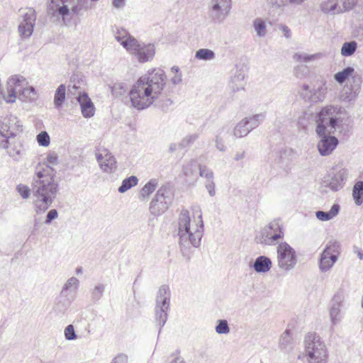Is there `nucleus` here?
I'll use <instances>...</instances> for the list:
<instances>
[{"mask_svg":"<svg viewBox=\"0 0 363 363\" xmlns=\"http://www.w3.org/2000/svg\"><path fill=\"white\" fill-rule=\"evenodd\" d=\"M294 74L298 78H302L308 72V67L303 65H298L294 68Z\"/></svg>","mask_w":363,"mask_h":363,"instance_id":"49","label":"nucleus"},{"mask_svg":"<svg viewBox=\"0 0 363 363\" xmlns=\"http://www.w3.org/2000/svg\"><path fill=\"white\" fill-rule=\"evenodd\" d=\"M138 182V179L135 176H130L123 180L121 185L118 188V192L125 193L132 187L136 186Z\"/></svg>","mask_w":363,"mask_h":363,"instance_id":"38","label":"nucleus"},{"mask_svg":"<svg viewBox=\"0 0 363 363\" xmlns=\"http://www.w3.org/2000/svg\"><path fill=\"white\" fill-rule=\"evenodd\" d=\"M317 135L320 138L317 145L320 155L322 156L330 155L337 146L338 139L335 136L328 135L326 133Z\"/></svg>","mask_w":363,"mask_h":363,"instance_id":"19","label":"nucleus"},{"mask_svg":"<svg viewBox=\"0 0 363 363\" xmlns=\"http://www.w3.org/2000/svg\"><path fill=\"white\" fill-rule=\"evenodd\" d=\"M216 57L215 52L209 49L201 48L196 52L195 57L198 60L208 61L213 60Z\"/></svg>","mask_w":363,"mask_h":363,"instance_id":"39","label":"nucleus"},{"mask_svg":"<svg viewBox=\"0 0 363 363\" xmlns=\"http://www.w3.org/2000/svg\"><path fill=\"white\" fill-rule=\"evenodd\" d=\"M357 4V0H345L343 2L342 8L339 6L337 13H343L352 10Z\"/></svg>","mask_w":363,"mask_h":363,"instance_id":"45","label":"nucleus"},{"mask_svg":"<svg viewBox=\"0 0 363 363\" xmlns=\"http://www.w3.org/2000/svg\"><path fill=\"white\" fill-rule=\"evenodd\" d=\"M22 131L23 125L16 116L8 115L0 118V134L4 133L15 137Z\"/></svg>","mask_w":363,"mask_h":363,"instance_id":"17","label":"nucleus"},{"mask_svg":"<svg viewBox=\"0 0 363 363\" xmlns=\"http://www.w3.org/2000/svg\"><path fill=\"white\" fill-rule=\"evenodd\" d=\"M157 185L158 182L157 179H150L140 190V199L143 200L147 198L156 189Z\"/></svg>","mask_w":363,"mask_h":363,"instance_id":"30","label":"nucleus"},{"mask_svg":"<svg viewBox=\"0 0 363 363\" xmlns=\"http://www.w3.org/2000/svg\"><path fill=\"white\" fill-rule=\"evenodd\" d=\"M7 84L8 96L5 100L8 103H13L16 101L17 93L19 94V98L23 101H33L37 97V92L33 86L23 87L27 82L23 76L13 75L11 77Z\"/></svg>","mask_w":363,"mask_h":363,"instance_id":"6","label":"nucleus"},{"mask_svg":"<svg viewBox=\"0 0 363 363\" xmlns=\"http://www.w3.org/2000/svg\"><path fill=\"white\" fill-rule=\"evenodd\" d=\"M338 249L339 243L336 241H330L326 245L318 261L320 272H325L333 267L337 260Z\"/></svg>","mask_w":363,"mask_h":363,"instance_id":"13","label":"nucleus"},{"mask_svg":"<svg viewBox=\"0 0 363 363\" xmlns=\"http://www.w3.org/2000/svg\"><path fill=\"white\" fill-rule=\"evenodd\" d=\"M261 235L263 239L260 241L262 244L267 245L277 244L284 235L281 220L279 218L273 220L261 230Z\"/></svg>","mask_w":363,"mask_h":363,"instance_id":"12","label":"nucleus"},{"mask_svg":"<svg viewBox=\"0 0 363 363\" xmlns=\"http://www.w3.org/2000/svg\"><path fill=\"white\" fill-rule=\"evenodd\" d=\"M306 352L309 363H327L328 353L319 337L311 334L306 339Z\"/></svg>","mask_w":363,"mask_h":363,"instance_id":"8","label":"nucleus"},{"mask_svg":"<svg viewBox=\"0 0 363 363\" xmlns=\"http://www.w3.org/2000/svg\"><path fill=\"white\" fill-rule=\"evenodd\" d=\"M250 133V129H249L244 118L235 125L233 130V135L237 138L245 137Z\"/></svg>","mask_w":363,"mask_h":363,"instance_id":"36","label":"nucleus"},{"mask_svg":"<svg viewBox=\"0 0 363 363\" xmlns=\"http://www.w3.org/2000/svg\"><path fill=\"white\" fill-rule=\"evenodd\" d=\"M6 150H7V153L9 155V156L14 157V158H16V157L19 155V154H20V150H16L13 147H10L9 146V149H6Z\"/></svg>","mask_w":363,"mask_h":363,"instance_id":"60","label":"nucleus"},{"mask_svg":"<svg viewBox=\"0 0 363 363\" xmlns=\"http://www.w3.org/2000/svg\"><path fill=\"white\" fill-rule=\"evenodd\" d=\"M342 112V107L339 106L329 105L326 106L317 113L315 121L317 123L316 133H325L327 128H329V133L338 131L343 135L347 134L352 126L349 124H340V121L337 117Z\"/></svg>","mask_w":363,"mask_h":363,"instance_id":"4","label":"nucleus"},{"mask_svg":"<svg viewBox=\"0 0 363 363\" xmlns=\"http://www.w3.org/2000/svg\"><path fill=\"white\" fill-rule=\"evenodd\" d=\"M166 75L161 69H153L141 76L129 91L132 106L143 110L160 96L166 84Z\"/></svg>","mask_w":363,"mask_h":363,"instance_id":"2","label":"nucleus"},{"mask_svg":"<svg viewBox=\"0 0 363 363\" xmlns=\"http://www.w3.org/2000/svg\"><path fill=\"white\" fill-rule=\"evenodd\" d=\"M66 86L65 84H60L55 91L54 96V104L55 108H60L65 99Z\"/></svg>","mask_w":363,"mask_h":363,"instance_id":"31","label":"nucleus"},{"mask_svg":"<svg viewBox=\"0 0 363 363\" xmlns=\"http://www.w3.org/2000/svg\"><path fill=\"white\" fill-rule=\"evenodd\" d=\"M203 233L202 214L199 210L198 221L195 226L191 225V220L187 210L183 209L178 219L179 244L183 256H189L191 247H199L201 245Z\"/></svg>","mask_w":363,"mask_h":363,"instance_id":"3","label":"nucleus"},{"mask_svg":"<svg viewBox=\"0 0 363 363\" xmlns=\"http://www.w3.org/2000/svg\"><path fill=\"white\" fill-rule=\"evenodd\" d=\"M65 337L67 340H74L77 339V336L72 325H69L65 328Z\"/></svg>","mask_w":363,"mask_h":363,"instance_id":"47","label":"nucleus"},{"mask_svg":"<svg viewBox=\"0 0 363 363\" xmlns=\"http://www.w3.org/2000/svg\"><path fill=\"white\" fill-rule=\"evenodd\" d=\"M57 217H58L57 211L56 209H52L50 211H48V213L46 216L45 223L49 225Z\"/></svg>","mask_w":363,"mask_h":363,"instance_id":"53","label":"nucleus"},{"mask_svg":"<svg viewBox=\"0 0 363 363\" xmlns=\"http://www.w3.org/2000/svg\"><path fill=\"white\" fill-rule=\"evenodd\" d=\"M128 359V358L126 354L121 353L115 357L111 363H127Z\"/></svg>","mask_w":363,"mask_h":363,"instance_id":"54","label":"nucleus"},{"mask_svg":"<svg viewBox=\"0 0 363 363\" xmlns=\"http://www.w3.org/2000/svg\"><path fill=\"white\" fill-rule=\"evenodd\" d=\"M253 27L259 37H264L267 33L266 23L260 18H257L253 21Z\"/></svg>","mask_w":363,"mask_h":363,"instance_id":"40","label":"nucleus"},{"mask_svg":"<svg viewBox=\"0 0 363 363\" xmlns=\"http://www.w3.org/2000/svg\"><path fill=\"white\" fill-rule=\"evenodd\" d=\"M344 298L345 296L343 292L338 291L334 295L332 299L330 317L333 325H336L341 320L342 316L340 314V308L342 306V303L343 302Z\"/></svg>","mask_w":363,"mask_h":363,"instance_id":"20","label":"nucleus"},{"mask_svg":"<svg viewBox=\"0 0 363 363\" xmlns=\"http://www.w3.org/2000/svg\"><path fill=\"white\" fill-rule=\"evenodd\" d=\"M199 175L206 179H213V172L205 165H199Z\"/></svg>","mask_w":363,"mask_h":363,"instance_id":"48","label":"nucleus"},{"mask_svg":"<svg viewBox=\"0 0 363 363\" xmlns=\"http://www.w3.org/2000/svg\"><path fill=\"white\" fill-rule=\"evenodd\" d=\"M269 4H272L273 6H276L277 8H280L284 6L282 0L280 1L279 0H269Z\"/></svg>","mask_w":363,"mask_h":363,"instance_id":"63","label":"nucleus"},{"mask_svg":"<svg viewBox=\"0 0 363 363\" xmlns=\"http://www.w3.org/2000/svg\"><path fill=\"white\" fill-rule=\"evenodd\" d=\"M166 191L167 188L165 186H162L157 190L150 204V211L152 214L155 216L161 215L169 208L170 200L164 195Z\"/></svg>","mask_w":363,"mask_h":363,"instance_id":"16","label":"nucleus"},{"mask_svg":"<svg viewBox=\"0 0 363 363\" xmlns=\"http://www.w3.org/2000/svg\"><path fill=\"white\" fill-rule=\"evenodd\" d=\"M38 143L43 147H48L50 145V139L48 133L45 131L40 132L36 137Z\"/></svg>","mask_w":363,"mask_h":363,"instance_id":"44","label":"nucleus"},{"mask_svg":"<svg viewBox=\"0 0 363 363\" xmlns=\"http://www.w3.org/2000/svg\"><path fill=\"white\" fill-rule=\"evenodd\" d=\"M265 118L266 113H260L249 117H246L244 119L251 132L252 130L258 127L260 123L265 119Z\"/></svg>","mask_w":363,"mask_h":363,"instance_id":"27","label":"nucleus"},{"mask_svg":"<svg viewBox=\"0 0 363 363\" xmlns=\"http://www.w3.org/2000/svg\"><path fill=\"white\" fill-rule=\"evenodd\" d=\"M354 252L356 253L360 259H363V251L357 246L353 247Z\"/></svg>","mask_w":363,"mask_h":363,"instance_id":"64","label":"nucleus"},{"mask_svg":"<svg viewBox=\"0 0 363 363\" xmlns=\"http://www.w3.org/2000/svg\"><path fill=\"white\" fill-rule=\"evenodd\" d=\"M277 261L279 268L290 271L294 268L297 262L295 250L287 242H282L277 247Z\"/></svg>","mask_w":363,"mask_h":363,"instance_id":"9","label":"nucleus"},{"mask_svg":"<svg viewBox=\"0 0 363 363\" xmlns=\"http://www.w3.org/2000/svg\"><path fill=\"white\" fill-rule=\"evenodd\" d=\"M279 347L281 350L289 352L293 350L294 342L290 330L286 329L279 338Z\"/></svg>","mask_w":363,"mask_h":363,"instance_id":"25","label":"nucleus"},{"mask_svg":"<svg viewBox=\"0 0 363 363\" xmlns=\"http://www.w3.org/2000/svg\"><path fill=\"white\" fill-rule=\"evenodd\" d=\"M231 9V0H211L208 16L213 22L221 23L229 16Z\"/></svg>","mask_w":363,"mask_h":363,"instance_id":"14","label":"nucleus"},{"mask_svg":"<svg viewBox=\"0 0 363 363\" xmlns=\"http://www.w3.org/2000/svg\"><path fill=\"white\" fill-rule=\"evenodd\" d=\"M319 54L308 55L306 53H295L293 56L294 60L300 62H308L315 60Z\"/></svg>","mask_w":363,"mask_h":363,"instance_id":"41","label":"nucleus"},{"mask_svg":"<svg viewBox=\"0 0 363 363\" xmlns=\"http://www.w3.org/2000/svg\"><path fill=\"white\" fill-rule=\"evenodd\" d=\"M354 69L352 67H347L342 71L337 72L334 75L335 80L340 84H342L349 79L350 76L354 73Z\"/></svg>","mask_w":363,"mask_h":363,"instance_id":"33","label":"nucleus"},{"mask_svg":"<svg viewBox=\"0 0 363 363\" xmlns=\"http://www.w3.org/2000/svg\"><path fill=\"white\" fill-rule=\"evenodd\" d=\"M323 85H325V84ZM326 90L327 87H325L324 86L319 87L318 90L312 96L313 101H323L325 99Z\"/></svg>","mask_w":363,"mask_h":363,"instance_id":"46","label":"nucleus"},{"mask_svg":"<svg viewBox=\"0 0 363 363\" xmlns=\"http://www.w3.org/2000/svg\"><path fill=\"white\" fill-rule=\"evenodd\" d=\"M172 72L175 74L171 79L172 84L175 85L179 84L182 82V74L179 72V68L174 66L172 67Z\"/></svg>","mask_w":363,"mask_h":363,"instance_id":"51","label":"nucleus"},{"mask_svg":"<svg viewBox=\"0 0 363 363\" xmlns=\"http://www.w3.org/2000/svg\"><path fill=\"white\" fill-rule=\"evenodd\" d=\"M11 138L14 137L7 134H0V148L9 149V145H10L9 139Z\"/></svg>","mask_w":363,"mask_h":363,"instance_id":"50","label":"nucleus"},{"mask_svg":"<svg viewBox=\"0 0 363 363\" xmlns=\"http://www.w3.org/2000/svg\"><path fill=\"white\" fill-rule=\"evenodd\" d=\"M221 132H220L216 137V147L220 151H225V147L220 137Z\"/></svg>","mask_w":363,"mask_h":363,"instance_id":"56","label":"nucleus"},{"mask_svg":"<svg viewBox=\"0 0 363 363\" xmlns=\"http://www.w3.org/2000/svg\"><path fill=\"white\" fill-rule=\"evenodd\" d=\"M111 92L116 96H118L123 95L125 92V89L122 84L118 83L111 87Z\"/></svg>","mask_w":363,"mask_h":363,"instance_id":"52","label":"nucleus"},{"mask_svg":"<svg viewBox=\"0 0 363 363\" xmlns=\"http://www.w3.org/2000/svg\"><path fill=\"white\" fill-rule=\"evenodd\" d=\"M47 160L49 164H57L58 162V157L56 154H50L47 157Z\"/></svg>","mask_w":363,"mask_h":363,"instance_id":"58","label":"nucleus"},{"mask_svg":"<svg viewBox=\"0 0 363 363\" xmlns=\"http://www.w3.org/2000/svg\"><path fill=\"white\" fill-rule=\"evenodd\" d=\"M281 30L286 38H291V30L285 25L281 26Z\"/></svg>","mask_w":363,"mask_h":363,"instance_id":"61","label":"nucleus"},{"mask_svg":"<svg viewBox=\"0 0 363 363\" xmlns=\"http://www.w3.org/2000/svg\"><path fill=\"white\" fill-rule=\"evenodd\" d=\"M79 286V281L74 277L69 278L64 284L61 294L67 296L69 291H75Z\"/></svg>","mask_w":363,"mask_h":363,"instance_id":"37","label":"nucleus"},{"mask_svg":"<svg viewBox=\"0 0 363 363\" xmlns=\"http://www.w3.org/2000/svg\"><path fill=\"white\" fill-rule=\"evenodd\" d=\"M196 167V162L194 160H191L189 164L184 167L183 169V172L185 176H189L192 174V167Z\"/></svg>","mask_w":363,"mask_h":363,"instance_id":"55","label":"nucleus"},{"mask_svg":"<svg viewBox=\"0 0 363 363\" xmlns=\"http://www.w3.org/2000/svg\"><path fill=\"white\" fill-rule=\"evenodd\" d=\"M320 10L328 14L334 15L337 13L338 6L336 0H328L320 4Z\"/></svg>","mask_w":363,"mask_h":363,"instance_id":"34","label":"nucleus"},{"mask_svg":"<svg viewBox=\"0 0 363 363\" xmlns=\"http://www.w3.org/2000/svg\"><path fill=\"white\" fill-rule=\"evenodd\" d=\"M245 74L242 70H236L230 82V88L233 92L243 90L245 86Z\"/></svg>","mask_w":363,"mask_h":363,"instance_id":"23","label":"nucleus"},{"mask_svg":"<svg viewBox=\"0 0 363 363\" xmlns=\"http://www.w3.org/2000/svg\"><path fill=\"white\" fill-rule=\"evenodd\" d=\"M55 177V171L48 164L35 172L31 189L23 184L16 186L23 199H27L32 195L33 208L37 214L45 213L58 194L59 184Z\"/></svg>","mask_w":363,"mask_h":363,"instance_id":"1","label":"nucleus"},{"mask_svg":"<svg viewBox=\"0 0 363 363\" xmlns=\"http://www.w3.org/2000/svg\"><path fill=\"white\" fill-rule=\"evenodd\" d=\"M358 47L355 40L345 42L341 48L340 53L343 57H350L354 54Z\"/></svg>","mask_w":363,"mask_h":363,"instance_id":"32","label":"nucleus"},{"mask_svg":"<svg viewBox=\"0 0 363 363\" xmlns=\"http://www.w3.org/2000/svg\"><path fill=\"white\" fill-rule=\"evenodd\" d=\"M215 329L218 334H228L230 332V328L226 320H218Z\"/></svg>","mask_w":363,"mask_h":363,"instance_id":"43","label":"nucleus"},{"mask_svg":"<svg viewBox=\"0 0 363 363\" xmlns=\"http://www.w3.org/2000/svg\"><path fill=\"white\" fill-rule=\"evenodd\" d=\"M106 289V285L104 284H97L93 289H90L91 301L94 303L99 301L104 295Z\"/></svg>","mask_w":363,"mask_h":363,"instance_id":"35","label":"nucleus"},{"mask_svg":"<svg viewBox=\"0 0 363 363\" xmlns=\"http://www.w3.org/2000/svg\"><path fill=\"white\" fill-rule=\"evenodd\" d=\"M113 5L117 9H121L125 6V0H113Z\"/></svg>","mask_w":363,"mask_h":363,"instance_id":"62","label":"nucleus"},{"mask_svg":"<svg viewBox=\"0 0 363 363\" xmlns=\"http://www.w3.org/2000/svg\"><path fill=\"white\" fill-rule=\"evenodd\" d=\"M116 40L128 51L130 45L125 46V43H128L132 39H135L126 30L123 28L118 29L115 33Z\"/></svg>","mask_w":363,"mask_h":363,"instance_id":"26","label":"nucleus"},{"mask_svg":"<svg viewBox=\"0 0 363 363\" xmlns=\"http://www.w3.org/2000/svg\"><path fill=\"white\" fill-rule=\"evenodd\" d=\"M130 45L128 52L135 56L138 62H146L153 58L155 54V45L152 43L145 44L138 41L136 38L132 39L125 46Z\"/></svg>","mask_w":363,"mask_h":363,"instance_id":"11","label":"nucleus"},{"mask_svg":"<svg viewBox=\"0 0 363 363\" xmlns=\"http://www.w3.org/2000/svg\"><path fill=\"white\" fill-rule=\"evenodd\" d=\"M340 211V206L338 203H334L329 211H317L315 216L319 220L328 221L337 216Z\"/></svg>","mask_w":363,"mask_h":363,"instance_id":"24","label":"nucleus"},{"mask_svg":"<svg viewBox=\"0 0 363 363\" xmlns=\"http://www.w3.org/2000/svg\"><path fill=\"white\" fill-rule=\"evenodd\" d=\"M353 84L345 85L340 91L338 95L340 101L349 104H354L356 101L361 88V79L359 77H352Z\"/></svg>","mask_w":363,"mask_h":363,"instance_id":"15","label":"nucleus"},{"mask_svg":"<svg viewBox=\"0 0 363 363\" xmlns=\"http://www.w3.org/2000/svg\"><path fill=\"white\" fill-rule=\"evenodd\" d=\"M77 101L80 105L82 113L84 118H91L94 115V105L86 93H80L77 96Z\"/></svg>","mask_w":363,"mask_h":363,"instance_id":"21","label":"nucleus"},{"mask_svg":"<svg viewBox=\"0 0 363 363\" xmlns=\"http://www.w3.org/2000/svg\"><path fill=\"white\" fill-rule=\"evenodd\" d=\"M199 135L198 133H193L184 137L179 143V147L181 149L186 148L191 145L198 138Z\"/></svg>","mask_w":363,"mask_h":363,"instance_id":"42","label":"nucleus"},{"mask_svg":"<svg viewBox=\"0 0 363 363\" xmlns=\"http://www.w3.org/2000/svg\"><path fill=\"white\" fill-rule=\"evenodd\" d=\"M36 20L35 11L33 9H28L23 14V20L18 26V32L22 38H29L33 32Z\"/></svg>","mask_w":363,"mask_h":363,"instance_id":"18","label":"nucleus"},{"mask_svg":"<svg viewBox=\"0 0 363 363\" xmlns=\"http://www.w3.org/2000/svg\"><path fill=\"white\" fill-rule=\"evenodd\" d=\"M352 198L357 206L363 203V181L357 182L352 188Z\"/></svg>","mask_w":363,"mask_h":363,"instance_id":"28","label":"nucleus"},{"mask_svg":"<svg viewBox=\"0 0 363 363\" xmlns=\"http://www.w3.org/2000/svg\"><path fill=\"white\" fill-rule=\"evenodd\" d=\"M89 6V0H49L48 13L67 24L69 16H78L81 11L87 10Z\"/></svg>","mask_w":363,"mask_h":363,"instance_id":"5","label":"nucleus"},{"mask_svg":"<svg viewBox=\"0 0 363 363\" xmlns=\"http://www.w3.org/2000/svg\"><path fill=\"white\" fill-rule=\"evenodd\" d=\"M172 359L169 363H185L184 359L179 356V352L173 353L171 355Z\"/></svg>","mask_w":363,"mask_h":363,"instance_id":"57","label":"nucleus"},{"mask_svg":"<svg viewBox=\"0 0 363 363\" xmlns=\"http://www.w3.org/2000/svg\"><path fill=\"white\" fill-rule=\"evenodd\" d=\"M349 170L345 167L336 165L324 177L323 184L325 187L333 191H337L342 189L347 179Z\"/></svg>","mask_w":363,"mask_h":363,"instance_id":"10","label":"nucleus"},{"mask_svg":"<svg viewBox=\"0 0 363 363\" xmlns=\"http://www.w3.org/2000/svg\"><path fill=\"white\" fill-rule=\"evenodd\" d=\"M171 292L168 285H162L157 294L155 308V322L160 326L159 333L167 320V311L169 309Z\"/></svg>","mask_w":363,"mask_h":363,"instance_id":"7","label":"nucleus"},{"mask_svg":"<svg viewBox=\"0 0 363 363\" xmlns=\"http://www.w3.org/2000/svg\"><path fill=\"white\" fill-rule=\"evenodd\" d=\"M116 164L115 157L111 153H106L104 156V160L100 163V167L104 172L110 173L113 169L116 168Z\"/></svg>","mask_w":363,"mask_h":363,"instance_id":"29","label":"nucleus"},{"mask_svg":"<svg viewBox=\"0 0 363 363\" xmlns=\"http://www.w3.org/2000/svg\"><path fill=\"white\" fill-rule=\"evenodd\" d=\"M251 267L257 273H267L271 269L272 262L269 257L260 255L255 259Z\"/></svg>","mask_w":363,"mask_h":363,"instance_id":"22","label":"nucleus"},{"mask_svg":"<svg viewBox=\"0 0 363 363\" xmlns=\"http://www.w3.org/2000/svg\"><path fill=\"white\" fill-rule=\"evenodd\" d=\"M205 186L211 196H214L216 195L215 183L207 184Z\"/></svg>","mask_w":363,"mask_h":363,"instance_id":"59","label":"nucleus"}]
</instances>
